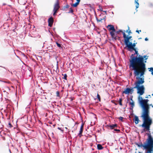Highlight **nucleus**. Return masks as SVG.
Wrapping results in <instances>:
<instances>
[{"mask_svg": "<svg viewBox=\"0 0 153 153\" xmlns=\"http://www.w3.org/2000/svg\"><path fill=\"white\" fill-rule=\"evenodd\" d=\"M99 8H100V10L101 11H103L102 8V7H100V5L99 6Z\"/></svg>", "mask_w": 153, "mask_h": 153, "instance_id": "obj_35", "label": "nucleus"}, {"mask_svg": "<svg viewBox=\"0 0 153 153\" xmlns=\"http://www.w3.org/2000/svg\"><path fill=\"white\" fill-rule=\"evenodd\" d=\"M134 107H131V106L130 109L131 110H132Z\"/></svg>", "mask_w": 153, "mask_h": 153, "instance_id": "obj_45", "label": "nucleus"}, {"mask_svg": "<svg viewBox=\"0 0 153 153\" xmlns=\"http://www.w3.org/2000/svg\"><path fill=\"white\" fill-rule=\"evenodd\" d=\"M131 100L132 102H130L129 104L130 105H131V107H134V101H133L132 98H131Z\"/></svg>", "mask_w": 153, "mask_h": 153, "instance_id": "obj_18", "label": "nucleus"}, {"mask_svg": "<svg viewBox=\"0 0 153 153\" xmlns=\"http://www.w3.org/2000/svg\"><path fill=\"white\" fill-rule=\"evenodd\" d=\"M135 0V4H136V9L139 6V4L138 2V0Z\"/></svg>", "mask_w": 153, "mask_h": 153, "instance_id": "obj_17", "label": "nucleus"}, {"mask_svg": "<svg viewBox=\"0 0 153 153\" xmlns=\"http://www.w3.org/2000/svg\"><path fill=\"white\" fill-rule=\"evenodd\" d=\"M148 69L149 70V71L151 72V74L153 75V67L149 68Z\"/></svg>", "mask_w": 153, "mask_h": 153, "instance_id": "obj_23", "label": "nucleus"}, {"mask_svg": "<svg viewBox=\"0 0 153 153\" xmlns=\"http://www.w3.org/2000/svg\"><path fill=\"white\" fill-rule=\"evenodd\" d=\"M117 126V125L115 124L110 125L109 127L111 129H113L114 128L116 127Z\"/></svg>", "mask_w": 153, "mask_h": 153, "instance_id": "obj_21", "label": "nucleus"}, {"mask_svg": "<svg viewBox=\"0 0 153 153\" xmlns=\"http://www.w3.org/2000/svg\"><path fill=\"white\" fill-rule=\"evenodd\" d=\"M56 44L59 47H61V45H60V44H59V43H58L57 42H56Z\"/></svg>", "mask_w": 153, "mask_h": 153, "instance_id": "obj_34", "label": "nucleus"}, {"mask_svg": "<svg viewBox=\"0 0 153 153\" xmlns=\"http://www.w3.org/2000/svg\"><path fill=\"white\" fill-rule=\"evenodd\" d=\"M123 37L124 39V42L125 44L129 42L130 39L128 37L126 36L124 32H123Z\"/></svg>", "mask_w": 153, "mask_h": 153, "instance_id": "obj_8", "label": "nucleus"}, {"mask_svg": "<svg viewBox=\"0 0 153 153\" xmlns=\"http://www.w3.org/2000/svg\"><path fill=\"white\" fill-rule=\"evenodd\" d=\"M139 153H140V152H139Z\"/></svg>", "mask_w": 153, "mask_h": 153, "instance_id": "obj_58", "label": "nucleus"}, {"mask_svg": "<svg viewBox=\"0 0 153 153\" xmlns=\"http://www.w3.org/2000/svg\"><path fill=\"white\" fill-rule=\"evenodd\" d=\"M150 105H151V106H152V107H153V105H152V104H151Z\"/></svg>", "mask_w": 153, "mask_h": 153, "instance_id": "obj_49", "label": "nucleus"}, {"mask_svg": "<svg viewBox=\"0 0 153 153\" xmlns=\"http://www.w3.org/2000/svg\"><path fill=\"white\" fill-rule=\"evenodd\" d=\"M123 119V117H119V120L121 121Z\"/></svg>", "mask_w": 153, "mask_h": 153, "instance_id": "obj_36", "label": "nucleus"}, {"mask_svg": "<svg viewBox=\"0 0 153 153\" xmlns=\"http://www.w3.org/2000/svg\"><path fill=\"white\" fill-rule=\"evenodd\" d=\"M97 98L100 101V96L98 94H97Z\"/></svg>", "mask_w": 153, "mask_h": 153, "instance_id": "obj_33", "label": "nucleus"}, {"mask_svg": "<svg viewBox=\"0 0 153 153\" xmlns=\"http://www.w3.org/2000/svg\"><path fill=\"white\" fill-rule=\"evenodd\" d=\"M9 125H10V126H11V124H10V123H9Z\"/></svg>", "mask_w": 153, "mask_h": 153, "instance_id": "obj_51", "label": "nucleus"}, {"mask_svg": "<svg viewBox=\"0 0 153 153\" xmlns=\"http://www.w3.org/2000/svg\"><path fill=\"white\" fill-rule=\"evenodd\" d=\"M136 44L137 43H132V49H135L134 47L135 46Z\"/></svg>", "mask_w": 153, "mask_h": 153, "instance_id": "obj_28", "label": "nucleus"}, {"mask_svg": "<svg viewBox=\"0 0 153 153\" xmlns=\"http://www.w3.org/2000/svg\"><path fill=\"white\" fill-rule=\"evenodd\" d=\"M151 146H149L147 149V151L146 153H153V143Z\"/></svg>", "mask_w": 153, "mask_h": 153, "instance_id": "obj_11", "label": "nucleus"}, {"mask_svg": "<svg viewBox=\"0 0 153 153\" xmlns=\"http://www.w3.org/2000/svg\"><path fill=\"white\" fill-rule=\"evenodd\" d=\"M67 75L66 74H64V76L63 79L66 80V79H67Z\"/></svg>", "mask_w": 153, "mask_h": 153, "instance_id": "obj_32", "label": "nucleus"}, {"mask_svg": "<svg viewBox=\"0 0 153 153\" xmlns=\"http://www.w3.org/2000/svg\"><path fill=\"white\" fill-rule=\"evenodd\" d=\"M53 20L52 17H50L48 20V25L50 27H51L53 25Z\"/></svg>", "mask_w": 153, "mask_h": 153, "instance_id": "obj_12", "label": "nucleus"}, {"mask_svg": "<svg viewBox=\"0 0 153 153\" xmlns=\"http://www.w3.org/2000/svg\"><path fill=\"white\" fill-rule=\"evenodd\" d=\"M114 103V104H115V105H117V103Z\"/></svg>", "mask_w": 153, "mask_h": 153, "instance_id": "obj_50", "label": "nucleus"}, {"mask_svg": "<svg viewBox=\"0 0 153 153\" xmlns=\"http://www.w3.org/2000/svg\"><path fill=\"white\" fill-rule=\"evenodd\" d=\"M153 143V138L150 134H149L148 137L145 143H144L143 144L142 143H140L139 144H137V145L138 147H143L144 149L147 150L149 146H152Z\"/></svg>", "mask_w": 153, "mask_h": 153, "instance_id": "obj_2", "label": "nucleus"}, {"mask_svg": "<svg viewBox=\"0 0 153 153\" xmlns=\"http://www.w3.org/2000/svg\"><path fill=\"white\" fill-rule=\"evenodd\" d=\"M146 98H148V97H146Z\"/></svg>", "mask_w": 153, "mask_h": 153, "instance_id": "obj_56", "label": "nucleus"}, {"mask_svg": "<svg viewBox=\"0 0 153 153\" xmlns=\"http://www.w3.org/2000/svg\"><path fill=\"white\" fill-rule=\"evenodd\" d=\"M134 88V87L133 88H132L131 89L130 88V94H132V93H133V91H134V90L133 89Z\"/></svg>", "mask_w": 153, "mask_h": 153, "instance_id": "obj_27", "label": "nucleus"}, {"mask_svg": "<svg viewBox=\"0 0 153 153\" xmlns=\"http://www.w3.org/2000/svg\"><path fill=\"white\" fill-rule=\"evenodd\" d=\"M60 7L59 4V0H56V2L55 3L53 10L57 11Z\"/></svg>", "mask_w": 153, "mask_h": 153, "instance_id": "obj_7", "label": "nucleus"}, {"mask_svg": "<svg viewBox=\"0 0 153 153\" xmlns=\"http://www.w3.org/2000/svg\"><path fill=\"white\" fill-rule=\"evenodd\" d=\"M122 99L121 98H120L119 100V104L120 105H122Z\"/></svg>", "mask_w": 153, "mask_h": 153, "instance_id": "obj_26", "label": "nucleus"}, {"mask_svg": "<svg viewBox=\"0 0 153 153\" xmlns=\"http://www.w3.org/2000/svg\"><path fill=\"white\" fill-rule=\"evenodd\" d=\"M103 11L105 13V14H107L106 11Z\"/></svg>", "mask_w": 153, "mask_h": 153, "instance_id": "obj_46", "label": "nucleus"}, {"mask_svg": "<svg viewBox=\"0 0 153 153\" xmlns=\"http://www.w3.org/2000/svg\"><path fill=\"white\" fill-rule=\"evenodd\" d=\"M70 10L69 11V12H68V13H73V10L71 8H70Z\"/></svg>", "mask_w": 153, "mask_h": 153, "instance_id": "obj_31", "label": "nucleus"}, {"mask_svg": "<svg viewBox=\"0 0 153 153\" xmlns=\"http://www.w3.org/2000/svg\"><path fill=\"white\" fill-rule=\"evenodd\" d=\"M84 125V123H82V124L81 126H82V127H83Z\"/></svg>", "mask_w": 153, "mask_h": 153, "instance_id": "obj_47", "label": "nucleus"}, {"mask_svg": "<svg viewBox=\"0 0 153 153\" xmlns=\"http://www.w3.org/2000/svg\"><path fill=\"white\" fill-rule=\"evenodd\" d=\"M143 104L144 105L148 104V102L149 101V100L148 99H144L143 100Z\"/></svg>", "mask_w": 153, "mask_h": 153, "instance_id": "obj_22", "label": "nucleus"}, {"mask_svg": "<svg viewBox=\"0 0 153 153\" xmlns=\"http://www.w3.org/2000/svg\"><path fill=\"white\" fill-rule=\"evenodd\" d=\"M132 50H133L135 51V53L137 55H138L139 54L138 53V51H137L135 49H132Z\"/></svg>", "mask_w": 153, "mask_h": 153, "instance_id": "obj_29", "label": "nucleus"}, {"mask_svg": "<svg viewBox=\"0 0 153 153\" xmlns=\"http://www.w3.org/2000/svg\"><path fill=\"white\" fill-rule=\"evenodd\" d=\"M148 96H149V97H151V96H150V95H148Z\"/></svg>", "mask_w": 153, "mask_h": 153, "instance_id": "obj_53", "label": "nucleus"}, {"mask_svg": "<svg viewBox=\"0 0 153 153\" xmlns=\"http://www.w3.org/2000/svg\"><path fill=\"white\" fill-rule=\"evenodd\" d=\"M83 127H82V126H81L80 128L79 132L78 134V135L79 136V137H81L82 135V134L83 131Z\"/></svg>", "mask_w": 153, "mask_h": 153, "instance_id": "obj_16", "label": "nucleus"}, {"mask_svg": "<svg viewBox=\"0 0 153 153\" xmlns=\"http://www.w3.org/2000/svg\"><path fill=\"white\" fill-rule=\"evenodd\" d=\"M126 32H128V33H131V31L130 30H129V31H128V30H127L126 31Z\"/></svg>", "mask_w": 153, "mask_h": 153, "instance_id": "obj_41", "label": "nucleus"}, {"mask_svg": "<svg viewBox=\"0 0 153 153\" xmlns=\"http://www.w3.org/2000/svg\"><path fill=\"white\" fill-rule=\"evenodd\" d=\"M141 30H137L136 31V32L137 33H139V32H141Z\"/></svg>", "mask_w": 153, "mask_h": 153, "instance_id": "obj_39", "label": "nucleus"}, {"mask_svg": "<svg viewBox=\"0 0 153 153\" xmlns=\"http://www.w3.org/2000/svg\"><path fill=\"white\" fill-rule=\"evenodd\" d=\"M134 121L135 123L136 124H137L139 122V120L138 118V117L137 116H134Z\"/></svg>", "mask_w": 153, "mask_h": 153, "instance_id": "obj_14", "label": "nucleus"}, {"mask_svg": "<svg viewBox=\"0 0 153 153\" xmlns=\"http://www.w3.org/2000/svg\"><path fill=\"white\" fill-rule=\"evenodd\" d=\"M130 40L132 38V37L131 36H128Z\"/></svg>", "mask_w": 153, "mask_h": 153, "instance_id": "obj_44", "label": "nucleus"}, {"mask_svg": "<svg viewBox=\"0 0 153 153\" xmlns=\"http://www.w3.org/2000/svg\"><path fill=\"white\" fill-rule=\"evenodd\" d=\"M9 151H10V153H11V152H10V150H9Z\"/></svg>", "mask_w": 153, "mask_h": 153, "instance_id": "obj_54", "label": "nucleus"}, {"mask_svg": "<svg viewBox=\"0 0 153 153\" xmlns=\"http://www.w3.org/2000/svg\"><path fill=\"white\" fill-rule=\"evenodd\" d=\"M53 16H55L56 15V13H57V11L53 10Z\"/></svg>", "mask_w": 153, "mask_h": 153, "instance_id": "obj_30", "label": "nucleus"}, {"mask_svg": "<svg viewBox=\"0 0 153 153\" xmlns=\"http://www.w3.org/2000/svg\"><path fill=\"white\" fill-rule=\"evenodd\" d=\"M69 7H70V6L69 5H68V4H67L66 5V6H65V7L66 8H69Z\"/></svg>", "mask_w": 153, "mask_h": 153, "instance_id": "obj_37", "label": "nucleus"}, {"mask_svg": "<svg viewBox=\"0 0 153 153\" xmlns=\"http://www.w3.org/2000/svg\"><path fill=\"white\" fill-rule=\"evenodd\" d=\"M59 92L58 91H57L56 92V95H57V96L59 95Z\"/></svg>", "mask_w": 153, "mask_h": 153, "instance_id": "obj_40", "label": "nucleus"}, {"mask_svg": "<svg viewBox=\"0 0 153 153\" xmlns=\"http://www.w3.org/2000/svg\"><path fill=\"white\" fill-rule=\"evenodd\" d=\"M141 39V38H139V39Z\"/></svg>", "mask_w": 153, "mask_h": 153, "instance_id": "obj_57", "label": "nucleus"}, {"mask_svg": "<svg viewBox=\"0 0 153 153\" xmlns=\"http://www.w3.org/2000/svg\"><path fill=\"white\" fill-rule=\"evenodd\" d=\"M114 131H117V132H119L120 131V130L119 129H115L114 130Z\"/></svg>", "mask_w": 153, "mask_h": 153, "instance_id": "obj_38", "label": "nucleus"}, {"mask_svg": "<svg viewBox=\"0 0 153 153\" xmlns=\"http://www.w3.org/2000/svg\"><path fill=\"white\" fill-rule=\"evenodd\" d=\"M132 54L131 58V60L130 61V66L134 70V73L135 76H138L140 74V77L142 76L145 74L146 70V60L148 56L144 55L142 56L140 55L138 57L137 56L132 57Z\"/></svg>", "mask_w": 153, "mask_h": 153, "instance_id": "obj_1", "label": "nucleus"}, {"mask_svg": "<svg viewBox=\"0 0 153 153\" xmlns=\"http://www.w3.org/2000/svg\"><path fill=\"white\" fill-rule=\"evenodd\" d=\"M152 95L153 96V93L152 94Z\"/></svg>", "mask_w": 153, "mask_h": 153, "instance_id": "obj_55", "label": "nucleus"}, {"mask_svg": "<svg viewBox=\"0 0 153 153\" xmlns=\"http://www.w3.org/2000/svg\"><path fill=\"white\" fill-rule=\"evenodd\" d=\"M143 120V123L141 126L147 131L150 130V126L152 123V120L150 117H147L145 118L142 117Z\"/></svg>", "mask_w": 153, "mask_h": 153, "instance_id": "obj_3", "label": "nucleus"}, {"mask_svg": "<svg viewBox=\"0 0 153 153\" xmlns=\"http://www.w3.org/2000/svg\"><path fill=\"white\" fill-rule=\"evenodd\" d=\"M107 27L108 28V30H109L113 31H116L113 25H108Z\"/></svg>", "mask_w": 153, "mask_h": 153, "instance_id": "obj_10", "label": "nucleus"}, {"mask_svg": "<svg viewBox=\"0 0 153 153\" xmlns=\"http://www.w3.org/2000/svg\"><path fill=\"white\" fill-rule=\"evenodd\" d=\"M145 40L146 41H147L148 40V39L147 38H146L145 39Z\"/></svg>", "mask_w": 153, "mask_h": 153, "instance_id": "obj_42", "label": "nucleus"}, {"mask_svg": "<svg viewBox=\"0 0 153 153\" xmlns=\"http://www.w3.org/2000/svg\"><path fill=\"white\" fill-rule=\"evenodd\" d=\"M143 99L142 97L140 96L139 97V101L141 105H142V103L143 104Z\"/></svg>", "mask_w": 153, "mask_h": 153, "instance_id": "obj_19", "label": "nucleus"}, {"mask_svg": "<svg viewBox=\"0 0 153 153\" xmlns=\"http://www.w3.org/2000/svg\"><path fill=\"white\" fill-rule=\"evenodd\" d=\"M97 149L99 150H101L103 149L102 146L100 144H98L97 145Z\"/></svg>", "mask_w": 153, "mask_h": 153, "instance_id": "obj_20", "label": "nucleus"}, {"mask_svg": "<svg viewBox=\"0 0 153 153\" xmlns=\"http://www.w3.org/2000/svg\"><path fill=\"white\" fill-rule=\"evenodd\" d=\"M112 14H114V13H113V12H112Z\"/></svg>", "mask_w": 153, "mask_h": 153, "instance_id": "obj_52", "label": "nucleus"}, {"mask_svg": "<svg viewBox=\"0 0 153 153\" xmlns=\"http://www.w3.org/2000/svg\"><path fill=\"white\" fill-rule=\"evenodd\" d=\"M134 88L137 89V93L139 94L140 95H142L144 93L145 88L143 85L140 86H135Z\"/></svg>", "mask_w": 153, "mask_h": 153, "instance_id": "obj_6", "label": "nucleus"}, {"mask_svg": "<svg viewBox=\"0 0 153 153\" xmlns=\"http://www.w3.org/2000/svg\"><path fill=\"white\" fill-rule=\"evenodd\" d=\"M58 128L59 130H61V128H60L58 127Z\"/></svg>", "mask_w": 153, "mask_h": 153, "instance_id": "obj_48", "label": "nucleus"}, {"mask_svg": "<svg viewBox=\"0 0 153 153\" xmlns=\"http://www.w3.org/2000/svg\"><path fill=\"white\" fill-rule=\"evenodd\" d=\"M141 105L143 108L142 115L141 117L145 118L147 117H150L149 116L150 107L148 104L144 105L142 103V105Z\"/></svg>", "mask_w": 153, "mask_h": 153, "instance_id": "obj_4", "label": "nucleus"}, {"mask_svg": "<svg viewBox=\"0 0 153 153\" xmlns=\"http://www.w3.org/2000/svg\"><path fill=\"white\" fill-rule=\"evenodd\" d=\"M116 31H112L110 32V34L111 35L112 37L115 40H116L117 39L116 36L115 35V34L114 33Z\"/></svg>", "mask_w": 153, "mask_h": 153, "instance_id": "obj_13", "label": "nucleus"}, {"mask_svg": "<svg viewBox=\"0 0 153 153\" xmlns=\"http://www.w3.org/2000/svg\"><path fill=\"white\" fill-rule=\"evenodd\" d=\"M124 32V33H125V30H119L118 31H116V33L117 34H118L119 33V32H122L123 34V32Z\"/></svg>", "mask_w": 153, "mask_h": 153, "instance_id": "obj_25", "label": "nucleus"}, {"mask_svg": "<svg viewBox=\"0 0 153 153\" xmlns=\"http://www.w3.org/2000/svg\"><path fill=\"white\" fill-rule=\"evenodd\" d=\"M143 77L144 76H143L142 77L138 76L136 77V79H139V80L136 82L134 83V84L135 85V86H140V84H143L144 82V78H143Z\"/></svg>", "mask_w": 153, "mask_h": 153, "instance_id": "obj_5", "label": "nucleus"}, {"mask_svg": "<svg viewBox=\"0 0 153 153\" xmlns=\"http://www.w3.org/2000/svg\"><path fill=\"white\" fill-rule=\"evenodd\" d=\"M128 49H129V51H131V50H132V43L131 42H128V43L125 44Z\"/></svg>", "mask_w": 153, "mask_h": 153, "instance_id": "obj_9", "label": "nucleus"}, {"mask_svg": "<svg viewBox=\"0 0 153 153\" xmlns=\"http://www.w3.org/2000/svg\"><path fill=\"white\" fill-rule=\"evenodd\" d=\"M76 2H77L78 3H79L80 1V0H76Z\"/></svg>", "mask_w": 153, "mask_h": 153, "instance_id": "obj_43", "label": "nucleus"}, {"mask_svg": "<svg viewBox=\"0 0 153 153\" xmlns=\"http://www.w3.org/2000/svg\"><path fill=\"white\" fill-rule=\"evenodd\" d=\"M123 93H124L125 94H128L130 93V88H127L123 92Z\"/></svg>", "mask_w": 153, "mask_h": 153, "instance_id": "obj_15", "label": "nucleus"}, {"mask_svg": "<svg viewBox=\"0 0 153 153\" xmlns=\"http://www.w3.org/2000/svg\"><path fill=\"white\" fill-rule=\"evenodd\" d=\"M79 4V3L76 2L75 3L71 4V6L73 7H76Z\"/></svg>", "mask_w": 153, "mask_h": 153, "instance_id": "obj_24", "label": "nucleus"}]
</instances>
